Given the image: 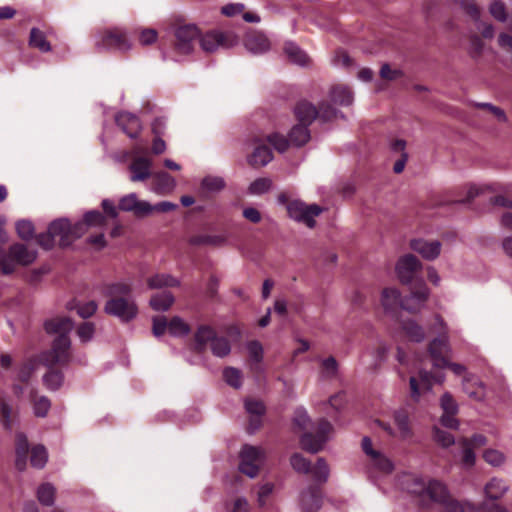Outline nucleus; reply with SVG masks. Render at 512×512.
<instances>
[{
    "label": "nucleus",
    "instance_id": "obj_55",
    "mask_svg": "<svg viewBox=\"0 0 512 512\" xmlns=\"http://www.w3.org/2000/svg\"><path fill=\"white\" fill-rule=\"evenodd\" d=\"M461 446L463 448L462 455V463L466 467H472L475 464V453L472 450L471 443L468 439H463L461 441Z\"/></svg>",
    "mask_w": 512,
    "mask_h": 512
},
{
    "label": "nucleus",
    "instance_id": "obj_33",
    "mask_svg": "<svg viewBox=\"0 0 512 512\" xmlns=\"http://www.w3.org/2000/svg\"><path fill=\"white\" fill-rule=\"evenodd\" d=\"M226 186V182L223 177L208 175L201 181V189L205 193L215 194L221 192Z\"/></svg>",
    "mask_w": 512,
    "mask_h": 512
},
{
    "label": "nucleus",
    "instance_id": "obj_20",
    "mask_svg": "<svg viewBox=\"0 0 512 512\" xmlns=\"http://www.w3.org/2000/svg\"><path fill=\"white\" fill-rule=\"evenodd\" d=\"M244 47L252 54H262L270 50L271 41L260 31L248 32L243 40Z\"/></svg>",
    "mask_w": 512,
    "mask_h": 512
},
{
    "label": "nucleus",
    "instance_id": "obj_15",
    "mask_svg": "<svg viewBox=\"0 0 512 512\" xmlns=\"http://www.w3.org/2000/svg\"><path fill=\"white\" fill-rule=\"evenodd\" d=\"M419 379L420 382H418L417 378L412 376L410 377V390H411V396L414 400H419L422 391L424 390H431L434 383L441 384L444 382V375H432L429 372L420 370L419 371Z\"/></svg>",
    "mask_w": 512,
    "mask_h": 512
},
{
    "label": "nucleus",
    "instance_id": "obj_64",
    "mask_svg": "<svg viewBox=\"0 0 512 512\" xmlns=\"http://www.w3.org/2000/svg\"><path fill=\"white\" fill-rule=\"evenodd\" d=\"M95 332L94 324L90 322L83 323L77 329V335L82 342H88L93 338Z\"/></svg>",
    "mask_w": 512,
    "mask_h": 512
},
{
    "label": "nucleus",
    "instance_id": "obj_35",
    "mask_svg": "<svg viewBox=\"0 0 512 512\" xmlns=\"http://www.w3.org/2000/svg\"><path fill=\"white\" fill-rule=\"evenodd\" d=\"M174 303V296L167 291L155 294L150 299V306L155 311H167Z\"/></svg>",
    "mask_w": 512,
    "mask_h": 512
},
{
    "label": "nucleus",
    "instance_id": "obj_18",
    "mask_svg": "<svg viewBox=\"0 0 512 512\" xmlns=\"http://www.w3.org/2000/svg\"><path fill=\"white\" fill-rule=\"evenodd\" d=\"M152 159L145 156H136L129 165L132 182H142L149 179L152 174Z\"/></svg>",
    "mask_w": 512,
    "mask_h": 512
},
{
    "label": "nucleus",
    "instance_id": "obj_14",
    "mask_svg": "<svg viewBox=\"0 0 512 512\" xmlns=\"http://www.w3.org/2000/svg\"><path fill=\"white\" fill-rule=\"evenodd\" d=\"M199 36V29L195 25L178 27L175 31V49L181 54H190L194 49L195 42L199 41Z\"/></svg>",
    "mask_w": 512,
    "mask_h": 512
},
{
    "label": "nucleus",
    "instance_id": "obj_44",
    "mask_svg": "<svg viewBox=\"0 0 512 512\" xmlns=\"http://www.w3.org/2000/svg\"><path fill=\"white\" fill-rule=\"evenodd\" d=\"M48 461V453L44 446L37 445L31 451V465L34 468L42 469Z\"/></svg>",
    "mask_w": 512,
    "mask_h": 512
},
{
    "label": "nucleus",
    "instance_id": "obj_3",
    "mask_svg": "<svg viewBox=\"0 0 512 512\" xmlns=\"http://www.w3.org/2000/svg\"><path fill=\"white\" fill-rule=\"evenodd\" d=\"M72 328V320L64 316L54 317L45 322L47 333L58 335L54 341L52 351L48 355L49 358L45 359L47 365L63 364L68 361L70 340L67 335Z\"/></svg>",
    "mask_w": 512,
    "mask_h": 512
},
{
    "label": "nucleus",
    "instance_id": "obj_53",
    "mask_svg": "<svg viewBox=\"0 0 512 512\" xmlns=\"http://www.w3.org/2000/svg\"><path fill=\"white\" fill-rule=\"evenodd\" d=\"M50 407V400L45 396L38 397L34 400L33 411L37 417H45L48 414Z\"/></svg>",
    "mask_w": 512,
    "mask_h": 512
},
{
    "label": "nucleus",
    "instance_id": "obj_24",
    "mask_svg": "<svg viewBox=\"0 0 512 512\" xmlns=\"http://www.w3.org/2000/svg\"><path fill=\"white\" fill-rule=\"evenodd\" d=\"M410 247L426 260L436 259L441 251V243L439 241L415 239L410 242Z\"/></svg>",
    "mask_w": 512,
    "mask_h": 512
},
{
    "label": "nucleus",
    "instance_id": "obj_36",
    "mask_svg": "<svg viewBox=\"0 0 512 512\" xmlns=\"http://www.w3.org/2000/svg\"><path fill=\"white\" fill-rule=\"evenodd\" d=\"M330 97L333 103L348 106L353 102V94L348 87L335 86L330 91Z\"/></svg>",
    "mask_w": 512,
    "mask_h": 512
},
{
    "label": "nucleus",
    "instance_id": "obj_61",
    "mask_svg": "<svg viewBox=\"0 0 512 512\" xmlns=\"http://www.w3.org/2000/svg\"><path fill=\"white\" fill-rule=\"evenodd\" d=\"M98 305L95 301H88L77 305V313L82 318H89L97 311Z\"/></svg>",
    "mask_w": 512,
    "mask_h": 512
},
{
    "label": "nucleus",
    "instance_id": "obj_16",
    "mask_svg": "<svg viewBox=\"0 0 512 512\" xmlns=\"http://www.w3.org/2000/svg\"><path fill=\"white\" fill-rule=\"evenodd\" d=\"M362 449L369 457L372 465L382 473H390L394 469L391 460L386 457L381 451L373 448L372 441L368 437L362 439Z\"/></svg>",
    "mask_w": 512,
    "mask_h": 512
},
{
    "label": "nucleus",
    "instance_id": "obj_7",
    "mask_svg": "<svg viewBox=\"0 0 512 512\" xmlns=\"http://www.w3.org/2000/svg\"><path fill=\"white\" fill-rule=\"evenodd\" d=\"M196 348L203 351L207 345H210L213 355L225 357L230 351V343L225 337H219L209 326H200L195 333Z\"/></svg>",
    "mask_w": 512,
    "mask_h": 512
},
{
    "label": "nucleus",
    "instance_id": "obj_25",
    "mask_svg": "<svg viewBox=\"0 0 512 512\" xmlns=\"http://www.w3.org/2000/svg\"><path fill=\"white\" fill-rule=\"evenodd\" d=\"M48 229L53 239H59L60 246L65 247L73 242V238L70 236V232H72L71 224L67 219L53 221Z\"/></svg>",
    "mask_w": 512,
    "mask_h": 512
},
{
    "label": "nucleus",
    "instance_id": "obj_6",
    "mask_svg": "<svg viewBox=\"0 0 512 512\" xmlns=\"http://www.w3.org/2000/svg\"><path fill=\"white\" fill-rule=\"evenodd\" d=\"M36 258L37 251L21 243L11 245L6 253L0 248V267L4 274L13 273L17 265L28 266Z\"/></svg>",
    "mask_w": 512,
    "mask_h": 512
},
{
    "label": "nucleus",
    "instance_id": "obj_1",
    "mask_svg": "<svg viewBox=\"0 0 512 512\" xmlns=\"http://www.w3.org/2000/svg\"><path fill=\"white\" fill-rule=\"evenodd\" d=\"M402 489L416 496L422 505L437 504L442 512H465L466 506L453 499L446 486L434 479L425 480L415 475L401 479Z\"/></svg>",
    "mask_w": 512,
    "mask_h": 512
},
{
    "label": "nucleus",
    "instance_id": "obj_42",
    "mask_svg": "<svg viewBox=\"0 0 512 512\" xmlns=\"http://www.w3.org/2000/svg\"><path fill=\"white\" fill-rule=\"evenodd\" d=\"M0 413L3 426L11 430L17 419V414L13 412L11 405L4 399L0 401Z\"/></svg>",
    "mask_w": 512,
    "mask_h": 512
},
{
    "label": "nucleus",
    "instance_id": "obj_29",
    "mask_svg": "<svg viewBox=\"0 0 512 512\" xmlns=\"http://www.w3.org/2000/svg\"><path fill=\"white\" fill-rule=\"evenodd\" d=\"M245 409L250 415L249 430L253 433L260 426V417L265 412V406L261 401L247 399L245 401Z\"/></svg>",
    "mask_w": 512,
    "mask_h": 512
},
{
    "label": "nucleus",
    "instance_id": "obj_4",
    "mask_svg": "<svg viewBox=\"0 0 512 512\" xmlns=\"http://www.w3.org/2000/svg\"><path fill=\"white\" fill-rule=\"evenodd\" d=\"M429 297V289L424 283L412 291L409 297L401 300V294L394 287L384 288L381 292L380 302L385 312L394 311L399 305L409 312H418Z\"/></svg>",
    "mask_w": 512,
    "mask_h": 512
},
{
    "label": "nucleus",
    "instance_id": "obj_2",
    "mask_svg": "<svg viewBox=\"0 0 512 512\" xmlns=\"http://www.w3.org/2000/svg\"><path fill=\"white\" fill-rule=\"evenodd\" d=\"M132 287L126 282H117L107 287L108 300L104 305L107 315L118 318L122 322H130L138 315V306L131 297Z\"/></svg>",
    "mask_w": 512,
    "mask_h": 512
},
{
    "label": "nucleus",
    "instance_id": "obj_50",
    "mask_svg": "<svg viewBox=\"0 0 512 512\" xmlns=\"http://www.w3.org/2000/svg\"><path fill=\"white\" fill-rule=\"evenodd\" d=\"M16 231L22 240H30L34 235V225L28 220H20L16 223Z\"/></svg>",
    "mask_w": 512,
    "mask_h": 512
},
{
    "label": "nucleus",
    "instance_id": "obj_22",
    "mask_svg": "<svg viewBox=\"0 0 512 512\" xmlns=\"http://www.w3.org/2000/svg\"><path fill=\"white\" fill-rule=\"evenodd\" d=\"M248 145L253 148L251 155L248 157V163L251 166L263 167L272 160V152L261 140L255 138L251 140Z\"/></svg>",
    "mask_w": 512,
    "mask_h": 512
},
{
    "label": "nucleus",
    "instance_id": "obj_43",
    "mask_svg": "<svg viewBox=\"0 0 512 512\" xmlns=\"http://www.w3.org/2000/svg\"><path fill=\"white\" fill-rule=\"evenodd\" d=\"M463 389L465 393L472 399L482 400L485 395V389L482 383L478 381L472 382L470 379H464Z\"/></svg>",
    "mask_w": 512,
    "mask_h": 512
},
{
    "label": "nucleus",
    "instance_id": "obj_54",
    "mask_svg": "<svg viewBox=\"0 0 512 512\" xmlns=\"http://www.w3.org/2000/svg\"><path fill=\"white\" fill-rule=\"evenodd\" d=\"M158 33L152 28H142L138 33V42L142 46H148L156 42Z\"/></svg>",
    "mask_w": 512,
    "mask_h": 512
},
{
    "label": "nucleus",
    "instance_id": "obj_27",
    "mask_svg": "<svg viewBox=\"0 0 512 512\" xmlns=\"http://www.w3.org/2000/svg\"><path fill=\"white\" fill-rule=\"evenodd\" d=\"M176 180L167 172L153 174L152 191L159 195H167L174 191Z\"/></svg>",
    "mask_w": 512,
    "mask_h": 512
},
{
    "label": "nucleus",
    "instance_id": "obj_57",
    "mask_svg": "<svg viewBox=\"0 0 512 512\" xmlns=\"http://www.w3.org/2000/svg\"><path fill=\"white\" fill-rule=\"evenodd\" d=\"M322 374L326 378H332L337 375L338 364L334 357H328L321 361Z\"/></svg>",
    "mask_w": 512,
    "mask_h": 512
},
{
    "label": "nucleus",
    "instance_id": "obj_23",
    "mask_svg": "<svg viewBox=\"0 0 512 512\" xmlns=\"http://www.w3.org/2000/svg\"><path fill=\"white\" fill-rule=\"evenodd\" d=\"M116 124L130 138H136L142 130L139 118L129 112H121L115 116Z\"/></svg>",
    "mask_w": 512,
    "mask_h": 512
},
{
    "label": "nucleus",
    "instance_id": "obj_11",
    "mask_svg": "<svg viewBox=\"0 0 512 512\" xmlns=\"http://www.w3.org/2000/svg\"><path fill=\"white\" fill-rule=\"evenodd\" d=\"M239 470L250 478L258 475L260 466L262 465L265 454L264 451L257 446L244 445L240 451Z\"/></svg>",
    "mask_w": 512,
    "mask_h": 512
},
{
    "label": "nucleus",
    "instance_id": "obj_30",
    "mask_svg": "<svg viewBox=\"0 0 512 512\" xmlns=\"http://www.w3.org/2000/svg\"><path fill=\"white\" fill-rule=\"evenodd\" d=\"M509 491V485L502 478L494 477L486 483L484 493L490 500H499Z\"/></svg>",
    "mask_w": 512,
    "mask_h": 512
},
{
    "label": "nucleus",
    "instance_id": "obj_58",
    "mask_svg": "<svg viewBox=\"0 0 512 512\" xmlns=\"http://www.w3.org/2000/svg\"><path fill=\"white\" fill-rule=\"evenodd\" d=\"M84 221L88 227H102L106 220L99 211H89L84 215Z\"/></svg>",
    "mask_w": 512,
    "mask_h": 512
},
{
    "label": "nucleus",
    "instance_id": "obj_56",
    "mask_svg": "<svg viewBox=\"0 0 512 512\" xmlns=\"http://www.w3.org/2000/svg\"><path fill=\"white\" fill-rule=\"evenodd\" d=\"M489 12L497 21L505 22L507 20L505 4L499 0L491 2Z\"/></svg>",
    "mask_w": 512,
    "mask_h": 512
},
{
    "label": "nucleus",
    "instance_id": "obj_38",
    "mask_svg": "<svg viewBox=\"0 0 512 512\" xmlns=\"http://www.w3.org/2000/svg\"><path fill=\"white\" fill-rule=\"evenodd\" d=\"M402 330L409 340L421 342L425 338L423 328L414 320H406L402 323Z\"/></svg>",
    "mask_w": 512,
    "mask_h": 512
},
{
    "label": "nucleus",
    "instance_id": "obj_63",
    "mask_svg": "<svg viewBox=\"0 0 512 512\" xmlns=\"http://www.w3.org/2000/svg\"><path fill=\"white\" fill-rule=\"evenodd\" d=\"M274 490V485L272 483H264L259 486L257 492V501L260 506H264L267 502V499L272 495Z\"/></svg>",
    "mask_w": 512,
    "mask_h": 512
},
{
    "label": "nucleus",
    "instance_id": "obj_21",
    "mask_svg": "<svg viewBox=\"0 0 512 512\" xmlns=\"http://www.w3.org/2000/svg\"><path fill=\"white\" fill-rule=\"evenodd\" d=\"M102 45L120 51H127L131 48V43L125 31L121 28H112L105 31L102 36Z\"/></svg>",
    "mask_w": 512,
    "mask_h": 512
},
{
    "label": "nucleus",
    "instance_id": "obj_26",
    "mask_svg": "<svg viewBox=\"0 0 512 512\" xmlns=\"http://www.w3.org/2000/svg\"><path fill=\"white\" fill-rule=\"evenodd\" d=\"M300 505L303 512H318L322 505L321 491L316 487H309L300 495Z\"/></svg>",
    "mask_w": 512,
    "mask_h": 512
},
{
    "label": "nucleus",
    "instance_id": "obj_45",
    "mask_svg": "<svg viewBox=\"0 0 512 512\" xmlns=\"http://www.w3.org/2000/svg\"><path fill=\"white\" fill-rule=\"evenodd\" d=\"M168 331L171 335L179 337L190 332L189 325L180 317H173L168 323Z\"/></svg>",
    "mask_w": 512,
    "mask_h": 512
},
{
    "label": "nucleus",
    "instance_id": "obj_19",
    "mask_svg": "<svg viewBox=\"0 0 512 512\" xmlns=\"http://www.w3.org/2000/svg\"><path fill=\"white\" fill-rule=\"evenodd\" d=\"M119 208L126 212H133L138 217L151 214V204L147 201L139 200L135 193L122 197L119 201Z\"/></svg>",
    "mask_w": 512,
    "mask_h": 512
},
{
    "label": "nucleus",
    "instance_id": "obj_32",
    "mask_svg": "<svg viewBox=\"0 0 512 512\" xmlns=\"http://www.w3.org/2000/svg\"><path fill=\"white\" fill-rule=\"evenodd\" d=\"M147 285L150 289H161L178 286L179 281L169 274H155L147 279Z\"/></svg>",
    "mask_w": 512,
    "mask_h": 512
},
{
    "label": "nucleus",
    "instance_id": "obj_10",
    "mask_svg": "<svg viewBox=\"0 0 512 512\" xmlns=\"http://www.w3.org/2000/svg\"><path fill=\"white\" fill-rule=\"evenodd\" d=\"M333 431L331 423L321 419L317 424L316 435L304 433L301 436V447L310 453H317L323 449L324 444L331 438Z\"/></svg>",
    "mask_w": 512,
    "mask_h": 512
},
{
    "label": "nucleus",
    "instance_id": "obj_59",
    "mask_svg": "<svg viewBox=\"0 0 512 512\" xmlns=\"http://www.w3.org/2000/svg\"><path fill=\"white\" fill-rule=\"evenodd\" d=\"M440 406L443 413L456 414L458 412V405L449 393H444L440 399Z\"/></svg>",
    "mask_w": 512,
    "mask_h": 512
},
{
    "label": "nucleus",
    "instance_id": "obj_17",
    "mask_svg": "<svg viewBox=\"0 0 512 512\" xmlns=\"http://www.w3.org/2000/svg\"><path fill=\"white\" fill-rule=\"evenodd\" d=\"M421 268L420 261L412 254H406L396 263V273L402 283H410L414 273Z\"/></svg>",
    "mask_w": 512,
    "mask_h": 512
},
{
    "label": "nucleus",
    "instance_id": "obj_41",
    "mask_svg": "<svg viewBox=\"0 0 512 512\" xmlns=\"http://www.w3.org/2000/svg\"><path fill=\"white\" fill-rule=\"evenodd\" d=\"M293 425L295 429H298V431H303L305 433H309L308 431L312 427V422L310 417L308 416V413L303 408L296 409L294 416H293Z\"/></svg>",
    "mask_w": 512,
    "mask_h": 512
},
{
    "label": "nucleus",
    "instance_id": "obj_52",
    "mask_svg": "<svg viewBox=\"0 0 512 512\" xmlns=\"http://www.w3.org/2000/svg\"><path fill=\"white\" fill-rule=\"evenodd\" d=\"M272 182L269 178H258L249 186V192L253 195H261L271 188Z\"/></svg>",
    "mask_w": 512,
    "mask_h": 512
},
{
    "label": "nucleus",
    "instance_id": "obj_47",
    "mask_svg": "<svg viewBox=\"0 0 512 512\" xmlns=\"http://www.w3.org/2000/svg\"><path fill=\"white\" fill-rule=\"evenodd\" d=\"M290 464L292 468L298 473L307 474L311 470L310 461L300 453H294L291 455Z\"/></svg>",
    "mask_w": 512,
    "mask_h": 512
},
{
    "label": "nucleus",
    "instance_id": "obj_8",
    "mask_svg": "<svg viewBox=\"0 0 512 512\" xmlns=\"http://www.w3.org/2000/svg\"><path fill=\"white\" fill-rule=\"evenodd\" d=\"M278 201L281 204H286L288 215L292 219L305 224L309 228L315 226V218L322 212V208L316 204L307 205L299 200L287 202V198L283 194L278 197Z\"/></svg>",
    "mask_w": 512,
    "mask_h": 512
},
{
    "label": "nucleus",
    "instance_id": "obj_51",
    "mask_svg": "<svg viewBox=\"0 0 512 512\" xmlns=\"http://www.w3.org/2000/svg\"><path fill=\"white\" fill-rule=\"evenodd\" d=\"M223 377L227 384L234 388H239L242 384L241 372L233 367H228L223 372Z\"/></svg>",
    "mask_w": 512,
    "mask_h": 512
},
{
    "label": "nucleus",
    "instance_id": "obj_62",
    "mask_svg": "<svg viewBox=\"0 0 512 512\" xmlns=\"http://www.w3.org/2000/svg\"><path fill=\"white\" fill-rule=\"evenodd\" d=\"M434 439L443 447H448L455 442V439L451 433L443 431L439 428H434Z\"/></svg>",
    "mask_w": 512,
    "mask_h": 512
},
{
    "label": "nucleus",
    "instance_id": "obj_39",
    "mask_svg": "<svg viewBox=\"0 0 512 512\" xmlns=\"http://www.w3.org/2000/svg\"><path fill=\"white\" fill-rule=\"evenodd\" d=\"M55 496L56 488L51 483H43L37 489V499L44 506H53Z\"/></svg>",
    "mask_w": 512,
    "mask_h": 512
},
{
    "label": "nucleus",
    "instance_id": "obj_5",
    "mask_svg": "<svg viewBox=\"0 0 512 512\" xmlns=\"http://www.w3.org/2000/svg\"><path fill=\"white\" fill-rule=\"evenodd\" d=\"M433 328L439 333V337L429 343V354L435 368H445L448 365V356L452 353L448 328L440 316H436Z\"/></svg>",
    "mask_w": 512,
    "mask_h": 512
},
{
    "label": "nucleus",
    "instance_id": "obj_28",
    "mask_svg": "<svg viewBox=\"0 0 512 512\" xmlns=\"http://www.w3.org/2000/svg\"><path fill=\"white\" fill-rule=\"evenodd\" d=\"M28 451L29 443L27 437L23 433H17L15 439V466L19 471H24L27 467Z\"/></svg>",
    "mask_w": 512,
    "mask_h": 512
},
{
    "label": "nucleus",
    "instance_id": "obj_49",
    "mask_svg": "<svg viewBox=\"0 0 512 512\" xmlns=\"http://www.w3.org/2000/svg\"><path fill=\"white\" fill-rule=\"evenodd\" d=\"M483 458L489 465L494 467L501 466L506 460L503 452L492 448L484 451Z\"/></svg>",
    "mask_w": 512,
    "mask_h": 512
},
{
    "label": "nucleus",
    "instance_id": "obj_9",
    "mask_svg": "<svg viewBox=\"0 0 512 512\" xmlns=\"http://www.w3.org/2000/svg\"><path fill=\"white\" fill-rule=\"evenodd\" d=\"M295 115L300 123L311 124L317 117L323 121H331L333 119L342 117L339 113L328 103H322L317 109L314 105L307 101L299 102L295 107Z\"/></svg>",
    "mask_w": 512,
    "mask_h": 512
},
{
    "label": "nucleus",
    "instance_id": "obj_40",
    "mask_svg": "<svg viewBox=\"0 0 512 512\" xmlns=\"http://www.w3.org/2000/svg\"><path fill=\"white\" fill-rule=\"evenodd\" d=\"M29 45L39 49L41 52H49L51 50L50 43L46 40L44 33L38 28L31 29Z\"/></svg>",
    "mask_w": 512,
    "mask_h": 512
},
{
    "label": "nucleus",
    "instance_id": "obj_12",
    "mask_svg": "<svg viewBox=\"0 0 512 512\" xmlns=\"http://www.w3.org/2000/svg\"><path fill=\"white\" fill-rule=\"evenodd\" d=\"M239 38L234 32H207L199 36V43L203 51L211 53L216 51L219 47L231 48L237 45Z\"/></svg>",
    "mask_w": 512,
    "mask_h": 512
},
{
    "label": "nucleus",
    "instance_id": "obj_31",
    "mask_svg": "<svg viewBox=\"0 0 512 512\" xmlns=\"http://www.w3.org/2000/svg\"><path fill=\"white\" fill-rule=\"evenodd\" d=\"M189 243L197 246H223L227 243V237L224 234H199L192 236Z\"/></svg>",
    "mask_w": 512,
    "mask_h": 512
},
{
    "label": "nucleus",
    "instance_id": "obj_46",
    "mask_svg": "<svg viewBox=\"0 0 512 512\" xmlns=\"http://www.w3.org/2000/svg\"><path fill=\"white\" fill-rule=\"evenodd\" d=\"M310 472L313 475V478L318 483H325L329 477V468L327 463L323 458H319L313 468H311Z\"/></svg>",
    "mask_w": 512,
    "mask_h": 512
},
{
    "label": "nucleus",
    "instance_id": "obj_34",
    "mask_svg": "<svg viewBox=\"0 0 512 512\" xmlns=\"http://www.w3.org/2000/svg\"><path fill=\"white\" fill-rule=\"evenodd\" d=\"M284 51L288 59L297 65L305 66L309 63L307 54L292 42L285 44Z\"/></svg>",
    "mask_w": 512,
    "mask_h": 512
},
{
    "label": "nucleus",
    "instance_id": "obj_37",
    "mask_svg": "<svg viewBox=\"0 0 512 512\" xmlns=\"http://www.w3.org/2000/svg\"><path fill=\"white\" fill-rule=\"evenodd\" d=\"M308 125L309 124L300 123L291 129L289 133V139L292 144L296 146H302L308 142L310 139V133L307 128Z\"/></svg>",
    "mask_w": 512,
    "mask_h": 512
},
{
    "label": "nucleus",
    "instance_id": "obj_13",
    "mask_svg": "<svg viewBox=\"0 0 512 512\" xmlns=\"http://www.w3.org/2000/svg\"><path fill=\"white\" fill-rule=\"evenodd\" d=\"M393 422L395 427L381 420L375 421L389 436L401 440H407L413 436L408 414L404 410H397L393 413Z\"/></svg>",
    "mask_w": 512,
    "mask_h": 512
},
{
    "label": "nucleus",
    "instance_id": "obj_60",
    "mask_svg": "<svg viewBox=\"0 0 512 512\" xmlns=\"http://www.w3.org/2000/svg\"><path fill=\"white\" fill-rule=\"evenodd\" d=\"M267 141L273 145V147L278 151V152H285L289 146V142L287 141V139L280 135V134H272L270 136L267 137Z\"/></svg>",
    "mask_w": 512,
    "mask_h": 512
},
{
    "label": "nucleus",
    "instance_id": "obj_48",
    "mask_svg": "<svg viewBox=\"0 0 512 512\" xmlns=\"http://www.w3.org/2000/svg\"><path fill=\"white\" fill-rule=\"evenodd\" d=\"M45 387L51 391L59 389L63 384V375L58 371H49L43 376Z\"/></svg>",
    "mask_w": 512,
    "mask_h": 512
}]
</instances>
